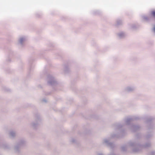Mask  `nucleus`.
<instances>
[{
	"mask_svg": "<svg viewBox=\"0 0 155 155\" xmlns=\"http://www.w3.org/2000/svg\"><path fill=\"white\" fill-rule=\"evenodd\" d=\"M152 14L153 16L155 17V11H153L152 12Z\"/></svg>",
	"mask_w": 155,
	"mask_h": 155,
	"instance_id": "1",
	"label": "nucleus"
},
{
	"mask_svg": "<svg viewBox=\"0 0 155 155\" xmlns=\"http://www.w3.org/2000/svg\"><path fill=\"white\" fill-rule=\"evenodd\" d=\"M154 31H155V27L154 28Z\"/></svg>",
	"mask_w": 155,
	"mask_h": 155,
	"instance_id": "2",
	"label": "nucleus"
}]
</instances>
